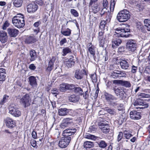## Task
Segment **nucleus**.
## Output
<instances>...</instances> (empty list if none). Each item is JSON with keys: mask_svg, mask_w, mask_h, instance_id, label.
Masks as SVG:
<instances>
[{"mask_svg": "<svg viewBox=\"0 0 150 150\" xmlns=\"http://www.w3.org/2000/svg\"><path fill=\"white\" fill-rule=\"evenodd\" d=\"M129 25H127L125 27L123 28H118L116 29L115 33L113 36L112 39V47L115 49L117 46H119L122 43V41L120 39V36L122 37L127 38L128 37L129 35V33L130 32Z\"/></svg>", "mask_w": 150, "mask_h": 150, "instance_id": "obj_1", "label": "nucleus"}, {"mask_svg": "<svg viewBox=\"0 0 150 150\" xmlns=\"http://www.w3.org/2000/svg\"><path fill=\"white\" fill-rule=\"evenodd\" d=\"M76 131V129L75 128L73 129H67L64 130L62 133L63 137L61 138L59 142V146L62 148L67 147L71 140V138L70 136L74 134Z\"/></svg>", "mask_w": 150, "mask_h": 150, "instance_id": "obj_2", "label": "nucleus"}, {"mask_svg": "<svg viewBox=\"0 0 150 150\" xmlns=\"http://www.w3.org/2000/svg\"><path fill=\"white\" fill-rule=\"evenodd\" d=\"M130 17L129 12L126 9H124L119 12L117 16V19L120 22H124L127 21Z\"/></svg>", "mask_w": 150, "mask_h": 150, "instance_id": "obj_3", "label": "nucleus"}, {"mask_svg": "<svg viewBox=\"0 0 150 150\" xmlns=\"http://www.w3.org/2000/svg\"><path fill=\"white\" fill-rule=\"evenodd\" d=\"M104 96L105 100L109 105L114 107L117 105L118 104L115 101L117 100V98L114 96L107 92H104Z\"/></svg>", "mask_w": 150, "mask_h": 150, "instance_id": "obj_4", "label": "nucleus"}, {"mask_svg": "<svg viewBox=\"0 0 150 150\" xmlns=\"http://www.w3.org/2000/svg\"><path fill=\"white\" fill-rule=\"evenodd\" d=\"M18 99L20 104L25 108L28 107L30 105L31 99L29 94H26Z\"/></svg>", "mask_w": 150, "mask_h": 150, "instance_id": "obj_5", "label": "nucleus"}, {"mask_svg": "<svg viewBox=\"0 0 150 150\" xmlns=\"http://www.w3.org/2000/svg\"><path fill=\"white\" fill-rule=\"evenodd\" d=\"M137 47V44L134 40L132 39L127 40L126 43V48L129 51L134 52L136 50Z\"/></svg>", "mask_w": 150, "mask_h": 150, "instance_id": "obj_6", "label": "nucleus"}, {"mask_svg": "<svg viewBox=\"0 0 150 150\" xmlns=\"http://www.w3.org/2000/svg\"><path fill=\"white\" fill-rule=\"evenodd\" d=\"M12 22L15 26L19 28H23L25 24L24 18H20L19 19L16 18H13Z\"/></svg>", "mask_w": 150, "mask_h": 150, "instance_id": "obj_7", "label": "nucleus"}, {"mask_svg": "<svg viewBox=\"0 0 150 150\" xmlns=\"http://www.w3.org/2000/svg\"><path fill=\"white\" fill-rule=\"evenodd\" d=\"M70 112L72 113V115H75L77 114L76 111L72 109H68L66 108H59L58 110L59 115L60 116H65Z\"/></svg>", "mask_w": 150, "mask_h": 150, "instance_id": "obj_8", "label": "nucleus"}, {"mask_svg": "<svg viewBox=\"0 0 150 150\" xmlns=\"http://www.w3.org/2000/svg\"><path fill=\"white\" fill-rule=\"evenodd\" d=\"M126 74L124 71H120L118 70H115L111 73V76L114 78L117 79L121 77H125Z\"/></svg>", "mask_w": 150, "mask_h": 150, "instance_id": "obj_9", "label": "nucleus"}, {"mask_svg": "<svg viewBox=\"0 0 150 150\" xmlns=\"http://www.w3.org/2000/svg\"><path fill=\"white\" fill-rule=\"evenodd\" d=\"M86 74V71L85 70H80L77 69L75 71L74 77L77 80H81L83 79L84 76Z\"/></svg>", "mask_w": 150, "mask_h": 150, "instance_id": "obj_10", "label": "nucleus"}, {"mask_svg": "<svg viewBox=\"0 0 150 150\" xmlns=\"http://www.w3.org/2000/svg\"><path fill=\"white\" fill-rule=\"evenodd\" d=\"M74 88V84H69L63 83L60 85L59 90L61 92H64L67 90H72Z\"/></svg>", "mask_w": 150, "mask_h": 150, "instance_id": "obj_11", "label": "nucleus"}, {"mask_svg": "<svg viewBox=\"0 0 150 150\" xmlns=\"http://www.w3.org/2000/svg\"><path fill=\"white\" fill-rule=\"evenodd\" d=\"M9 112L15 117H19L21 115V112L18 108L12 106H10L9 108Z\"/></svg>", "mask_w": 150, "mask_h": 150, "instance_id": "obj_12", "label": "nucleus"}, {"mask_svg": "<svg viewBox=\"0 0 150 150\" xmlns=\"http://www.w3.org/2000/svg\"><path fill=\"white\" fill-rule=\"evenodd\" d=\"M130 118L134 120H138L141 119V113L135 110H133L130 113Z\"/></svg>", "mask_w": 150, "mask_h": 150, "instance_id": "obj_13", "label": "nucleus"}, {"mask_svg": "<svg viewBox=\"0 0 150 150\" xmlns=\"http://www.w3.org/2000/svg\"><path fill=\"white\" fill-rule=\"evenodd\" d=\"M7 32L10 37H15L18 35L19 31L14 28H9L7 29Z\"/></svg>", "mask_w": 150, "mask_h": 150, "instance_id": "obj_14", "label": "nucleus"}, {"mask_svg": "<svg viewBox=\"0 0 150 150\" xmlns=\"http://www.w3.org/2000/svg\"><path fill=\"white\" fill-rule=\"evenodd\" d=\"M99 128L104 133L107 134L110 131V128L108 124H105L103 123H98Z\"/></svg>", "mask_w": 150, "mask_h": 150, "instance_id": "obj_15", "label": "nucleus"}, {"mask_svg": "<svg viewBox=\"0 0 150 150\" xmlns=\"http://www.w3.org/2000/svg\"><path fill=\"white\" fill-rule=\"evenodd\" d=\"M38 8V5L34 3H31L27 6V11L28 13H34L36 11Z\"/></svg>", "mask_w": 150, "mask_h": 150, "instance_id": "obj_16", "label": "nucleus"}, {"mask_svg": "<svg viewBox=\"0 0 150 150\" xmlns=\"http://www.w3.org/2000/svg\"><path fill=\"white\" fill-rule=\"evenodd\" d=\"M145 102H144L143 100L140 99H137L134 103L133 105L135 106L138 105H142L143 106H144V107L136 108L137 109L138 108H139L140 109H143L148 107V105H147L145 104Z\"/></svg>", "mask_w": 150, "mask_h": 150, "instance_id": "obj_17", "label": "nucleus"}, {"mask_svg": "<svg viewBox=\"0 0 150 150\" xmlns=\"http://www.w3.org/2000/svg\"><path fill=\"white\" fill-rule=\"evenodd\" d=\"M8 36L6 32L3 30L0 31V41L3 43L7 42Z\"/></svg>", "mask_w": 150, "mask_h": 150, "instance_id": "obj_18", "label": "nucleus"}, {"mask_svg": "<svg viewBox=\"0 0 150 150\" xmlns=\"http://www.w3.org/2000/svg\"><path fill=\"white\" fill-rule=\"evenodd\" d=\"M5 122L6 126L8 128H13L15 126V123L14 121L10 117L6 118L5 120Z\"/></svg>", "mask_w": 150, "mask_h": 150, "instance_id": "obj_19", "label": "nucleus"}, {"mask_svg": "<svg viewBox=\"0 0 150 150\" xmlns=\"http://www.w3.org/2000/svg\"><path fill=\"white\" fill-rule=\"evenodd\" d=\"M6 71L3 68H0V84H2L6 79Z\"/></svg>", "mask_w": 150, "mask_h": 150, "instance_id": "obj_20", "label": "nucleus"}, {"mask_svg": "<svg viewBox=\"0 0 150 150\" xmlns=\"http://www.w3.org/2000/svg\"><path fill=\"white\" fill-rule=\"evenodd\" d=\"M115 81H117V83L126 87H129L131 86L130 82L128 81L122 80H116Z\"/></svg>", "mask_w": 150, "mask_h": 150, "instance_id": "obj_21", "label": "nucleus"}, {"mask_svg": "<svg viewBox=\"0 0 150 150\" xmlns=\"http://www.w3.org/2000/svg\"><path fill=\"white\" fill-rule=\"evenodd\" d=\"M120 63L122 69H127L129 67V64L125 60H122L120 62Z\"/></svg>", "mask_w": 150, "mask_h": 150, "instance_id": "obj_22", "label": "nucleus"}, {"mask_svg": "<svg viewBox=\"0 0 150 150\" xmlns=\"http://www.w3.org/2000/svg\"><path fill=\"white\" fill-rule=\"evenodd\" d=\"M30 60L31 62L35 60L37 58V54L35 51L33 50H31L30 51Z\"/></svg>", "mask_w": 150, "mask_h": 150, "instance_id": "obj_23", "label": "nucleus"}, {"mask_svg": "<svg viewBox=\"0 0 150 150\" xmlns=\"http://www.w3.org/2000/svg\"><path fill=\"white\" fill-rule=\"evenodd\" d=\"M29 81L30 85L33 87H35L37 85L36 79L35 77L33 76H31L28 78Z\"/></svg>", "mask_w": 150, "mask_h": 150, "instance_id": "obj_24", "label": "nucleus"}, {"mask_svg": "<svg viewBox=\"0 0 150 150\" xmlns=\"http://www.w3.org/2000/svg\"><path fill=\"white\" fill-rule=\"evenodd\" d=\"M79 97L75 95H72L69 97V100L72 102H76L79 100Z\"/></svg>", "mask_w": 150, "mask_h": 150, "instance_id": "obj_25", "label": "nucleus"}, {"mask_svg": "<svg viewBox=\"0 0 150 150\" xmlns=\"http://www.w3.org/2000/svg\"><path fill=\"white\" fill-rule=\"evenodd\" d=\"M36 41V39L33 36L27 37L25 40V42L28 44H32Z\"/></svg>", "mask_w": 150, "mask_h": 150, "instance_id": "obj_26", "label": "nucleus"}, {"mask_svg": "<svg viewBox=\"0 0 150 150\" xmlns=\"http://www.w3.org/2000/svg\"><path fill=\"white\" fill-rule=\"evenodd\" d=\"M75 62L72 59H68L65 62L66 66L68 68H71L74 65Z\"/></svg>", "mask_w": 150, "mask_h": 150, "instance_id": "obj_27", "label": "nucleus"}, {"mask_svg": "<svg viewBox=\"0 0 150 150\" xmlns=\"http://www.w3.org/2000/svg\"><path fill=\"white\" fill-rule=\"evenodd\" d=\"M91 8L93 12L94 13H97L100 10V6L97 3L94 4V5L92 6Z\"/></svg>", "mask_w": 150, "mask_h": 150, "instance_id": "obj_28", "label": "nucleus"}, {"mask_svg": "<svg viewBox=\"0 0 150 150\" xmlns=\"http://www.w3.org/2000/svg\"><path fill=\"white\" fill-rule=\"evenodd\" d=\"M137 28L139 30H141L142 32H144L145 31V29L142 23L140 22H137L136 23Z\"/></svg>", "mask_w": 150, "mask_h": 150, "instance_id": "obj_29", "label": "nucleus"}, {"mask_svg": "<svg viewBox=\"0 0 150 150\" xmlns=\"http://www.w3.org/2000/svg\"><path fill=\"white\" fill-rule=\"evenodd\" d=\"M144 26L146 27L147 30L150 31V19H145L144 21Z\"/></svg>", "mask_w": 150, "mask_h": 150, "instance_id": "obj_30", "label": "nucleus"}, {"mask_svg": "<svg viewBox=\"0 0 150 150\" xmlns=\"http://www.w3.org/2000/svg\"><path fill=\"white\" fill-rule=\"evenodd\" d=\"M54 62V60L53 59H51L49 62L48 66L47 68V71H50L53 68V63Z\"/></svg>", "mask_w": 150, "mask_h": 150, "instance_id": "obj_31", "label": "nucleus"}, {"mask_svg": "<svg viewBox=\"0 0 150 150\" xmlns=\"http://www.w3.org/2000/svg\"><path fill=\"white\" fill-rule=\"evenodd\" d=\"M90 45H89V47L88 48V50L91 54L93 57L95 55V50L94 47L91 45V43H89Z\"/></svg>", "mask_w": 150, "mask_h": 150, "instance_id": "obj_32", "label": "nucleus"}, {"mask_svg": "<svg viewBox=\"0 0 150 150\" xmlns=\"http://www.w3.org/2000/svg\"><path fill=\"white\" fill-rule=\"evenodd\" d=\"M22 0H13V5L16 7H19L22 5Z\"/></svg>", "mask_w": 150, "mask_h": 150, "instance_id": "obj_33", "label": "nucleus"}, {"mask_svg": "<svg viewBox=\"0 0 150 150\" xmlns=\"http://www.w3.org/2000/svg\"><path fill=\"white\" fill-rule=\"evenodd\" d=\"M99 147L102 149L105 148L107 146V143L103 140H101L98 143Z\"/></svg>", "mask_w": 150, "mask_h": 150, "instance_id": "obj_34", "label": "nucleus"}, {"mask_svg": "<svg viewBox=\"0 0 150 150\" xmlns=\"http://www.w3.org/2000/svg\"><path fill=\"white\" fill-rule=\"evenodd\" d=\"M61 33L63 35L65 36H69L71 34V30L69 28H67L66 30H64L61 29Z\"/></svg>", "mask_w": 150, "mask_h": 150, "instance_id": "obj_35", "label": "nucleus"}, {"mask_svg": "<svg viewBox=\"0 0 150 150\" xmlns=\"http://www.w3.org/2000/svg\"><path fill=\"white\" fill-rule=\"evenodd\" d=\"M123 134L124 137L127 139H129L132 136L130 132L129 131L125 130L123 132Z\"/></svg>", "mask_w": 150, "mask_h": 150, "instance_id": "obj_36", "label": "nucleus"}, {"mask_svg": "<svg viewBox=\"0 0 150 150\" xmlns=\"http://www.w3.org/2000/svg\"><path fill=\"white\" fill-rule=\"evenodd\" d=\"M113 90L117 96H118L120 93H122V92H124L120 87L117 88H113Z\"/></svg>", "mask_w": 150, "mask_h": 150, "instance_id": "obj_37", "label": "nucleus"}, {"mask_svg": "<svg viewBox=\"0 0 150 150\" xmlns=\"http://www.w3.org/2000/svg\"><path fill=\"white\" fill-rule=\"evenodd\" d=\"M93 146V142H91L86 141L84 144V147L86 148H90Z\"/></svg>", "mask_w": 150, "mask_h": 150, "instance_id": "obj_38", "label": "nucleus"}, {"mask_svg": "<svg viewBox=\"0 0 150 150\" xmlns=\"http://www.w3.org/2000/svg\"><path fill=\"white\" fill-rule=\"evenodd\" d=\"M112 17V14L111 13V11H108L107 12L106 16L105 17V21L106 22L109 23L110 22L111 18Z\"/></svg>", "mask_w": 150, "mask_h": 150, "instance_id": "obj_39", "label": "nucleus"}, {"mask_svg": "<svg viewBox=\"0 0 150 150\" xmlns=\"http://www.w3.org/2000/svg\"><path fill=\"white\" fill-rule=\"evenodd\" d=\"M105 110L110 114L115 115L116 114V112L114 109H111L108 107L105 108Z\"/></svg>", "mask_w": 150, "mask_h": 150, "instance_id": "obj_40", "label": "nucleus"}, {"mask_svg": "<svg viewBox=\"0 0 150 150\" xmlns=\"http://www.w3.org/2000/svg\"><path fill=\"white\" fill-rule=\"evenodd\" d=\"M62 52V55L63 56H66L68 53L71 52V50L68 47H66L63 49Z\"/></svg>", "mask_w": 150, "mask_h": 150, "instance_id": "obj_41", "label": "nucleus"}, {"mask_svg": "<svg viewBox=\"0 0 150 150\" xmlns=\"http://www.w3.org/2000/svg\"><path fill=\"white\" fill-rule=\"evenodd\" d=\"M74 92L80 95H82L83 94V91L82 89L79 87H74Z\"/></svg>", "mask_w": 150, "mask_h": 150, "instance_id": "obj_42", "label": "nucleus"}, {"mask_svg": "<svg viewBox=\"0 0 150 150\" xmlns=\"http://www.w3.org/2000/svg\"><path fill=\"white\" fill-rule=\"evenodd\" d=\"M8 97L9 96H8L6 95H4L3 99L0 101V104L1 105L4 104L7 101Z\"/></svg>", "mask_w": 150, "mask_h": 150, "instance_id": "obj_43", "label": "nucleus"}, {"mask_svg": "<svg viewBox=\"0 0 150 150\" xmlns=\"http://www.w3.org/2000/svg\"><path fill=\"white\" fill-rule=\"evenodd\" d=\"M85 136V138H86L92 140H95L97 138V137L96 136L89 134L86 135Z\"/></svg>", "mask_w": 150, "mask_h": 150, "instance_id": "obj_44", "label": "nucleus"}, {"mask_svg": "<svg viewBox=\"0 0 150 150\" xmlns=\"http://www.w3.org/2000/svg\"><path fill=\"white\" fill-rule=\"evenodd\" d=\"M64 120L69 125L73 123V118L71 117H67L64 118Z\"/></svg>", "mask_w": 150, "mask_h": 150, "instance_id": "obj_45", "label": "nucleus"}, {"mask_svg": "<svg viewBox=\"0 0 150 150\" xmlns=\"http://www.w3.org/2000/svg\"><path fill=\"white\" fill-rule=\"evenodd\" d=\"M108 22H106V21L105 20H102L100 23V28L102 29H104L105 26V25Z\"/></svg>", "mask_w": 150, "mask_h": 150, "instance_id": "obj_46", "label": "nucleus"}, {"mask_svg": "<svg viewBox=\"0 0 150 150\" xmlns=\"http://www.w3.org/2000/svg\"><path fill=\"white\" fill-rule=\"evenodd\" d=\"M30 144L33 147L37 148L38 146L37 145L36 141L34 139H32L30 140Z\"/></svg>", "mask_w": 150, "mask_h": 150, "instance_id": "obj_47", "label": "nucleus"}, {"mask_svg": "<svg viewBox=\"0 0 150 150\" xmlns=\"http://www.w3.org/2000/svg\"><path fill=\"white\" fill-rule=\"evenodd\" d=\"M71 13L73 16L75 17H77L79 16V13L77 11L74 9H71L70 10Z\"/></svg>", "mask_w": 150, "mask_h": 150, "instance_id": "obj_48", "label": "nucleus"}, {"mask_svg": "<svg viewBox=\"0 0 150 150\" xmlns=\"http://www.w3.org/2000/svg\"><path fill=\"white\" fill-rule=\"evenodd\" d=\"M69 125L63 119L60 125V127L62 128H64L68 127Z\"/></svg>", "mask_w": 150, "mask_h": 150, "instance_id": "obj_49", "label": "nucleus"}, {"mask_svg": "<svg viewBox=\"0 0 150 150\" xmlns=\"http://www.w3.org/2000/svg\"><path fill=\"white\" fill-rule=\"evenodd\" d=\"M115 4V0H111L110 6V11L112 10H113Z\"/></svg>", "mask_w": 150, "mask_h": 150, "instance_id": "obj_50", "label": "nucleus"}, {"mask_svg": "<svg viewBox=\"0 0 150 150\" xmlns=\"http://www.w3.org/2000/svg\"><path fill=\"white\" fill-rule=\"evenodd\" d=\"M9 25L10 24L8 22V21H6L4 22L2 28L4 30H6L7 28L8 27Z\"/></svg>", "mask_w": 150, "mask_h": 150, "instance_id": "obj_51", "label": "nucleus"}, {"mask_svg": "<svg viewBox=\"0 0 150 150\" xmlns=\"http://www.w3.org/2000/svg\"><path fill=\"white\" fill-rule=\"evenodd\" d=\"M90 76L93 83H96L97 82V79L96 74H91Z\"/></svg>", "mask_w": 150, "mask_h": 150, "instance_id": "obj_52", "label": "nucleus"}, {"mask_svg": "<svg viewBox=\"0 0 150 150\" xmlns=\"http://www.w3.org/2000/svg\"><path fill=\"white\" fill-rule=\"evenodd\" d=\"M97 126L96 125H93L89 127V129L91 132H94L96 131Z\"/></svg>", "mask_w": 150, "mask_h": 150, "instance_id": "obj_53", "label": "nucleus"}, {"mask_svg": "<svg viewBox=\"0 0 150 150\" xmlns=\"http://www.w3.org/2000/svg\"><path fill=\"white\" fill-rule=\"evenodd\" d=\"M100 41L99 45L100 47H103L104 43H105V39L104 38H102L101 39H99Z\"/></svg>", "mask_w": 150, "mask_h": 150, "instance_id": "obj_54", "label": "nucleus"}, {"mask_svg": "<svg viewBox=\"0 0 150 150\" xmlns=\"http://www.w3.org/2000/svg\"><path fill=\"white\" fill-rule=\"evenodd\" d=\"M123 134L122 132H120L117 136V141L119 142L120 141L123 137Z\"/></svg>", "mask_w": 150, "mask_h": 150, "instance_id": "obj_55", "label": "nucleus"}, {"mask_svg": "<svg viewBox=\"0 0 150 150\" xmlns=\"http://www.w3.org/2000/svg\"><path fill=\"white\" fill-rule=\"evenodd\" d=\"M139 96L141 97L142 98H150V95L145 93H141L139 95Z\"/></svg>", "mask_w": 150, "mask_h": 150, "instance_id": "obj_56", "label": "nucleus"}, {"mask_svg": "<svg viewBox=\"0 0 150 150\" xmlns=\"http://www.w3.org/2000/svg\"><path fill=\"white\" fill-rule=\"evenodd\" d=\"M51 93L55 95V96H56L59 93L58 90L56 88H54L51 90Z\"/></svg>", "mask_w": 150, "mask_h": 150, "instance_id": "obj_57", "label": "nucleus"}, {"mask_svg": "<svg viewBox=\"0 0 150 150\" xmlns=\"http://www.w3.org/2000/svg\"><path fill=\"white\" fill-rule=\"evenodd\" d=\"M67 42V40L66 38H64L62 39L59 42V44L60 46H62L63 44L66 43Z\"/></svg>", "mask_w": 150, "mask_h": 150, "instance_id": "obj_58", "label": "nucleus"}, {"mask_svg": "<svg viewBox=\"0 0 150 150\" xmlns=\"http://www.w3.org/2000/svg\"><path fill=\"white\" fill-rule=\"evenodd\" d=\"M107 8H103L101 11L100 14L101 16H102L105 13L107 12Z\"/></svg>", "mask_w": 150, "mask_h": 150, "instance_id": "obj_59", "label": "nucleus"}, {"mask_svg": "<svg viewBox=\"0 0 150 150\" xmlns=\"http://www.w3.org/2000/svg\"><path fill=\"white\" fill-rule=\"evenodd\" d=\"M23 17V15L21 14H18L13 18H16L20 19V18H24Z\"/></svg>", "mask_w": 150, "mask_h": 150, "instance_id": "obj_60", "label": "nucleus"}, {"mask_svg": "<svg viewBox=\"0 0 150 150\" xmlns=\"http://www.w3.org/2000/svg\"><path fill=\"white\" fill-rule=\"evenodd\" d=\"M108 4V1L107 0H103V6L104 8H107Z\"/></svg>", "mask_w": 150, "mask_h": 150, "instance_id": "obj_61", "label": "nucleus"}, {"mask_svg": "<svg viewBox=\"0 0 150 150\" xmlns=\"http://www.w3.org/2000/svg\"><path fill=\"white\" fill-rule=\"evenodd\" d=\"M103 33L104 32L102 31H99L98 33V39H101L102 38H103Z\"/></svg>", "mask_w": 150, "mask_h": 150, "instance_id": "obj_62", "label": "nucleus"}, {"mask_svg": "<svg viewBox=\"0 0 150 150\" xmlns=\"http://www.w3.org/2000/svg\"><path fill=\"white\" fill-rule=\"evenodd\" d=\"M32 135L33 138L34 139H36L37 138V132L33 131L32 132Z\"/></svg>", "mask_w": 150, "mask_h": 150, "instance_id": "obj_63", "label": "nucleus"}, {"mask_svg": "<svg viewBox=\"0 0 150 150\" xmlns=\"http://www.w3.org/2000/svg\"><path fill=\"white\" fill-rule=\"evenodd\" d=\"M137 69V67L135 66L134 65L132 66V72L133 73H135Z\"/></svg>", "mask_w": 150, "mask_h": 150, "instance_id": "obj_64", "label": "nucleus"}]
</instances>
